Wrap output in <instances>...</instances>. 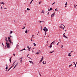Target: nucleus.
Here are the masks:
<instances>
[{
  "label": "nucleus",
  "mask_w": 77,
  "mask_h": 77,
  "mask_svg": "<svg viewBox=\"0 0 77 77\" xmlns=\"http://www.w3.org/2000/svg\"><path fill=\"white\" fill-rule=\"evenodd\" d=\"M43 30L44 32H47V31H48V29L46 27H44V28L43 29Z\"/></svg>",
  "instance_id": "1"
},
{
  "label": "nucleus",
  "mask_w": 77,
  "mask_h": 77,
  "mask_svg": "<svg viewBox=\"0 0 77 77\" xmlns=\"http://www.w3.org/2000/svg\"><path fill=\"white\" fill-rule=\"evenodd\" d=\"M72 52H73V53H74V54H75V52H73L72 51H71V52L70 53H69L68 54V56H70V57H71V54L72 53Z\"/></svg>",
  "instance_id": "2"
},
{
  "label": "nucleus",
  "mask_w": 77,
  "mask_h": 77,
  "mask_svg": "<svg viewBox=\"0 0 77 77\" xmlns=\"http://www.w3.org/2000/svg\"><path fill=\"white\" fill-rule=\"evenodd\" d=\"M54 14H55V13H54L53 14L51 15V17H53L54 16Z\"/></svg>",
  "instance_id": "3"
},
{
  "label": "nucleus",
  "mask_w": 77,
  "mask_h": 77,
  "mask_svg": "<svg viewBox=\"0 0 77 77\" xmlns=\"http://www.w3.org/2000/svg\"><path fill=\"white\" fill-rule=\"evenodd\" d=\"M7 47L8 48H11V46L9 45H7Z\"/></svg>",
  "instance_id": "4"
},
{
  "label": "nucleus",
  "mask_w": 77,
  "mask_h": 77,
  "mask_svg": "<svg viewBox=\"0 0 77 77\" xmlns=\"http://www.w3.org/2000/svg\"><path fill=\"white\" fill-rule=\"evenodd\" d=\"M9 42H10V44H11L12 45H13V42H11V40H9Z\"/></svg>",
  "instance_id": "5"
},
{
  "label": "nucleus",
  "mask_w": 77,
  "mask_h": 77,
  "mask_svg": "<svg viewBox=\"0 0 77 77\" xmlns=\"http://www.w3.org/2000/svg\"><path fill=\"white\" fill-rule=\"evenodd\" d=\"M6 45H9V44H10V43H8V42H7L6 43Z\"/></svg>",
  "instance_id": "6"
},
{
  "label": "nucleus",
  "mask_w": 77,
  "mask_h": 77,
  "mask_svg": "<svg viewBox=\"0 0 77 77\" xmlns=\"http://www.w3.org/2000/svg\"><path fill=\"white\" fill-rule=\"evenodd\" d=\"M0 4H2L3 5H5V3L3 2H0Z\"/></svg>",
  "instance_id": "7"
},
{
  "label": "nucleus",
  "mask_w": 77,
  "mask_h": 77,
  "mask_svg": "<svg viewBox=\"0 0 77 77\" xmlns=\"http://www.w3.org/2000/svg\"><path fill=\"white\" fill-rule=\"evenodd\" d=\"M5 41L7 42H9V41L7 40V37H5Z\"/></svg>",
  "instance_id": "8"
},
{
  "label": "nucleus",
  "mask_w": 77,
  "mask_h": 77,
  "mask_svg": "<svg viewBox=\"0 0 77 77\" xmlns=\"http://www.w3.org/2000/svg\"><path fill=\"white\" fill-rule=\"evenodd\" d=\"M29 62H30V63H32V64H33V65H34V63H33V62H32V61H29Z\"/></svg>",
  "instance_id": "9"
},
{
  "label": "nucleus",
  "mask_w": 77,
  "mask_h": 77,
  "mask_svg": "<svg viewBox=\"0 0 77 77\" xmlns=\"http://www.w3.org/2000/svg\"><path fill=\"white\" fill-rule=\"evenodd\" d=\"M55 43V41H54L53 42H52L51 44H54Z\"/></svg>",
  "instance_id": "10"
},
{
  "label": "nucleus",
  "mask_w": 77,
  "mask_h": 77,
  "mask_svg": "<svg viewBox=\"0 0 77 77\" xmlns=\"http://www.w3.org/2000/svg\"><path fill=\"white\" fill-rule=\"evenodd\" d=\"M6 65V67L5 68V69H6L5 70V71H7V70H6V69H8V65H7V64Z\"/></svg>",
  "instance_id": "11"
},
{
  "label": "nucleus",
  "mask_w": 77,
  "mask_h": 77,
  "mask_svg": "<svg viewBox=\"0 0 77 77\" xmlns=\"http://www.w3.org/2000/svg\"><path fill=\"white\" fill-rule=\"evenodd\" d=\"M59 27H60V28H61V29H63V27L61 25Z\"/></svg>",
  "instance_id": "12"
},
{
  "label": "nucleus",
  "mask_w": 77,
  "mask_h": 77,
  "mask_svg": "<svg viewBox=\"0 0 77 77\" xmlns=\"http://www.w3.org/2000/svg\"><path fill=\"white\" fill-rule=\"evenodd\" d=\"M33 44L34 45V47H36V44H35V43H33Z\"/></svg>",
  "instance_id": "13"
},
{
  "label": "nucleus",
  "mask_w": 77,
  "mask_h": 77,
  "mask_svg": "<svg viewBox=\"0 0 77 77\" xmlns=\"http://www.w3.org/2000/svg\"><path fill=\"white\" fill-rule=\"evenodd\" d=\"M42 63H43V65H45V64H46V61H45V63H44V61H43L42 62Z\"/></svg>",
  "instance_id": "14"
},
{
  "label": "nucleus",
  "mask_w": 77,
  "mask_h": 77,
  "mask_svg": "<svg viewBox=\"0 0 77 77\" xmlns=\"http://www.w3.org/2000/svg\"><path fill=\"white\" fill-rule=\"evenodd\" d=\"M18 64V62H17V64H16V65L15 66V67H16V66H17V65Z\"/></svg>",
  "instance_id": "15"
},
{
  "label": "nucleus",
  "mask_w": 77,
  "mask_h": 77,
  "mask_svg": "<svg viewBox=\"0 0 77 77\" xmlns=\"http://www.w3.org/2000/svg\"><path fill=\"white\" fill-rule=\"evenodd\" d=\"M40 53V52H36V54H39Z\"/></svg>",
  "instance_id": "16"
},
{
  "label": "nucleus",
  "mask_w": 77,
  "mask_h": 77,
  "mask_svg": "<svg viewBox=\"0 0 77 77\" xmlns=\"http://www.w3.org/2000/svg\"><path fill=\"white\" fill-rule=\"evenodd\" d=\"M25 33H27V29H26V31L25 32Z\"/></svg>",
  "instance_id": "17"
},
{
  "label": "nucleus",
  "mask_w": 77,
  "mask_h": 77,
  "mask_svg": "<svg viewBox=\"0 0 77 77\" xmlns=\"http://www.w3.org/2000/svg\"><path fill=\"white\" fill-rule=\"evenodd\" d=\"M8 41H9V40H10V37H8Z\"/></svg>",
  "instance_id": "18"
},
{
  "label": "nucleus",
  "mask_w": 77,
  "mask_h": 77,
  "mask_svg": "<svg viewBox=\"0 0 77 77\" xmlns=\"http://www.w3.org/2000/svg\"><path fill=\"white\" fill-rule=\"evenodd\" d=\"M49 48H51L52 47V45H50L49 46Z\"/></svg>",
  "instance_id": "19"
},
{
  "label": "nucleus",
  "mask_w": 77,
  "mask_h": 77,
  "mask_svg": "<svg viewBox=\"0 0 77 77\" xmlns=\"http://www.w3.org/2000/svg\"><path fill=\"white\" fill-rule=\"evenodd\" d=\"M43 22H44V21H39L40 23H42Z\"/></svg>",
  "instance_id": "20"
},
{
  "label": "nucleus",
  "mask_w": 77,
  "mask_h": 77,
  "mask_svg": "<svg viewBox=\"0 0 77 77\" xmlns=\"http://www.w3.org/2000/svg\"><path fill=\"white\" fill-rule=\"evenodd\" d=\"M27 11H30V9H29V8H27Z\"/></svg>",
  "instance_id": "21"
},
{
  "label": "nucleus",
  "mask_w": 77,
  "mask_h": 77,
  "mask_svg": "<svg viewBox=\"0 0 77 77\" xmlns=\"http://www.w3.org/2000/svg\"><path fill=\"white\" fill-rule=\"evenodd\" d=\"M11 32H10V34H11L12 33H13V32L12 31H10Z\"/></svg>",
  "instance_id": "22"
},
{
  "label": "nucleus",
  "mask_w": 77,
  "mask_h": 77,
  "mask_svg": "<svg viewBox=\"0 0 77 77\" xmlns=\"http://www.w3.org/2000/svg\"><path fill=\"white\" fill-rule=\"evenodd\" d=\"M45 35H46V33H47V31H45Z\"/></svg>",
  "instance_id": "23"
},
{
  "label": "nucleus",
  "mask_w": 77,
  "mask_h": 77,
  "mask_svg": "<svg viewBox=\"0 0 77 77\" xmlns=\"http://www.w3.org/2000/svg\"><path fill=\"white\" fill-rule=\"evenodd\" d=\"M54 52V51H52L51 52H50V53H53Z\"/></svg>",
  "instance_id": "24"
},
{
  "label": "nucleus",
  "mask_w": 77,
  "mask_h": 77,
  "mask_svg": "<svg viewBox=\"0 0 77 77\" xmlns=\"http://www.w3.org/2000/svg\"><path fill=\"white\" fill-rule=\"evenodd\" d=\"M72 66V65L71 64L69 66V67H70V66Z\"/></svg>",
  "instance_id": "25"
},
{
  "label": "nucleus",
  "mask_w": 77,
  "mask_h": 77,
  "mask_svg": "<svg viewBox=\"0 0 77 77\" xmlns=\"http://www.w3.org/2000/svg\"><path fill=\"white\" fill-rule=\"evenodd\" d=\"M41 30H42V26H41Z\"/></svg>",
  "instance_id": "26"
},
{
  "label": "nucleus",
  "mask_w": 77,
  "mask_h": 77,
  "mask_svg": "<svg viewBox=\"0 0 77 77\" xmlns=\"http://www.w3.org/2000/svg\"><path fill=\"white\" fill-rule=\"evenodd\" d=\"M57 10V8H56V9H55V11H58Z\"/></svg>",
  "instance_id": "27"
},
{
  "label": "nucleus",
  "mask_w": 77,
  "mask_h": 77,
  "mask_svg": "<svg viewBox=\"0 0 77 77\" xmlns=\"http://www.w3.org/2000/svg\"><path fill=\"white\" fill-rule=\"evenodd\" d=\"M74 6H75L74 8H75L76 6H77V5H74Z\"/></svg>",
  "instance_id": "28"
},
{
  "label": "nucleus",
  "mask_w": 77,
  "mask_h": 77,
  "mask_svg": "<svg viewBox=\"0 0 77 77\" xmlns=\"http://www.w3.org/2000/svg\"><path fill=\"white\" fill-rule=\"evenodd\" d=\"M41 60H43V57H42V58Z\"/></svg>",
  "instance_id": "29"
},
{
  "label": "nucleus",
  "mask_w": 77,
  "mask_h": 77,
  "mask_svg": "<svg viewBox=\"0 0 77 77\" xmlns=\"http://www.w3.org/2000/svg\"><path fill=\"white\" fill-rule=\"evenodd\" d=\"M25 29V26H24L23 28H22V29Z\"/></svg>",
  "instance_id": "30"
},
{
  "label": "nucleus",
  "mask_w": 77,
  "mask_h": 77,
  "mask_svg": "<svg viewBox=\"0 0 77 77\" xmlns=\"http://www.w3.org/2000/svg\"><path fill=\"white\" fill-rule=\"evenodd\" d=\"M9 60H10V63H11V59H9Z\"/></svg>",
  "instance_id": "31"
},
{
  "label": "nucleus",
  "mask_w": 77,
  "mask_h": 77,
  "mask_svg": "<svg viewBox=\"0 0 77 77\" xmlns=\"http://www.w3.org/2000/svg\"><path fill=\"white\" fill-rule=\"evenodd\" d=\"M42 13L43 14H44V11H42Z\"/></svg>",
  "instance_id": "32"
},
{
  "label": "nucleus",
  "mask_w": 77,
  "mask_h": 77,
  "mask_svg": "<svg viewBox=\"0 0 77 77\" xmlns=\"http://www.w3.org/2000/svg\"><path fill=\"white\" fill-rule=\"evenodd\" d=\"M20 63H22V60H20Z\"/></svg>",
  "instance_id": "33"
},
{
  "label": "nucleus",
  "mask_w": 77,
  "mask_h": 77,
  "mask_svg": "<svg viewBox=\"0 0 77 77\" xmlns=\"http://www.w3.org/2000/svg\"><path fill=\"white\" fill-rule=\"evenodd\" d=\"M50 11H52V8H50Z\"/></svg>",
  "instance_id": "34"
},
{
  "label": "nucleus",
  "mask_w": 77,
  "mask_h": 77,
  "mask_svg": "<svg viewBox=\"0 0 77 77\" xmlns=\"http://www.w3.org/2000/svg\"><path fill=\"white\" fill-rule=\"evenodd\" d=\"M17 47H19V45H17Z\"/></svg>",
  "instance_id": "35"
},
{
  "label": "nucleus",
  "mask_w": 77,
  "mask_h": 77,
  "mask_svg": "<svg viewBox=\"0 0 77 77\" xmlns=\"http://www.w3.org/2000/svg\"><path fill=\"white\" fill-rule=\"evenodd\" d=\"M65 5H66V6L67 5V2H66V4H65Z\"/></svg>",
  "instance_id": "36"
},
{
  "label": "nucleus",
  "mask_w": 77,
  "mask_h": 77,
  "mask_svg": "<svg viewBox=\"0 0 77 77\" xmlns=\"http://www.w3.org/2000/svg\"><path fill=\"white\" fill-rule=\"evenodd\" d=\"M39 75L40 76H41V74H40V73H39Z\"/></svg>",
  "instance_id": "37"
},
{
  "label": "nucleus",
  "mask_w": 77,
  "mask_h": 77,
  "mask_svg": "<svg viewBox=\"0 0 77 77\" xmlns=\"http://www.w3.org/2000/svg\"><path fill=\"white\" fill-rule=\"evenodd\" d=\"M12 68V66H11L9 69H11V68Z\"/></svg>",
  "instance_id": "38"
},
{
  "label": "nucleus",
  "mask_w": 77,
  "mask_h": 77,
  "mask_svg": "<svg viewBox=\"0 0 77 77\" xmlns=\"http://www.w3.org/2000/svg\"><path fill=\"white\" fill-rule=\"evenodd\" d=\"M12 68V66H11L9 69H11V68Z\"/></svg>",
  "instance_id": "39"
},
{
  "label": "nucleus",
  "mask_w": 77,
  "mask_h": 77,
  "mask_svg": "<svg viewBox=\"0 0 77 77\" xmlns=\"http://www.w3.org/2000/svg\"><path fill=\"white\" fill-rule=\"evenodd\" d=\"M65 37L66 38L68 39V37H66V36H65Z\"/></svg>",
  "instance_id": "40"
},
{
  "label": "nucleus",
  "mask_w": 77,
  "mask_h": 77,
  "mask_svg": "<svg viewBox=\"0 0 77 77\" xmlns=\"http://www.w3.org/2000/svg\"><path fill=\"white\" fill-rule=\"evenodd\" d=\"M13 56H15V54H13Z\"/></svg>",
  "instance_id": "41"
},
{
  "label": "nucleus",
  "mask_w": 77,
  "mask_h": 77,
  "mask_svg": "<svg viewBox=\"0 0 77 77\" xmlns=\"http://www.w3.org/2000/svg\"><path fill=\"white\" fill-rule=\"evenodd\" d=\"M23 49H22V50H20V51H23Z\"/></svg>",
  "instance_id": "42"
},
{
  "label": "nucleus",
  "mask_w": 77,
  "mask_h": 77,
  "mask_svg": "<svg viewBox=\"0 0 77 77\" xmlns=\"http://www.w3.org/2000/svg\"><path fill=\"white\" fill-rule=\"evenodd\" d=\"M16 61H15L14 62V63H13V64H14V63H15L16 62Z\"/></svg>",
  "instance_id": "43"
},
{
  "label": "nucleus",
  "mask_w": 77,
  "mask_h": 77,
  "mask_svg": "<svg viewBox=\"0 0 77 77\" xmlns=\"http://www.w3.org/2000/svg\"><path fill=\"white\" fill-rule=\"evenodd\" d=\"M9 36H10V37H11V38H13V37L11 36V35H9Z\"/></svg>",
  "instance_id": "44"
},
{
  "label": "nucleus",
  "mask_w": 77,
  "mask_h": 77,
  "mask_svg": "<svg viewBox=\"0 0 77 77\" xmlns=\"http://www.w3.org/2000/svg\"><path fill=\"white\" fill-rule=\"evenodd\" d=\"M63 29L64 30H65V29H65V27H64L63 28Z\"/></svg>",
  "instance_id": "45"
},
{
  "label": "nucleus",
  "mask_w": 77,
  "mask_h": 77,
  "mask_svg": "<svg viewBox=\"0 0 77 77\" xmlns=\"http://www.w3.org/2000/svg\"><path fill=\"white\" fill-rule=\"evenodd\" d=\"M48 15H49V12H48Z\"/></svg>",
  "instance_id": "46"
},
{
  "label": "nucleus",
  "mask_w": 77,
  "mask_h": 77,
  "mask_svg": "<svg viewBox=\"0 0 77 77\" xmlns=\"http://www.w3.org/2000/svg\"><path fill=\"white\" fill-rule=\"evenodd\" d=\"M39 4H41V2H39Z\"/></svg>",
  "instance_id": "47"
},
{
  "label": "nucleus",
  "mask_w": 77,
  "mask_h": 77,
  "mask_svg": "<svg viewBox=\"0 0 77 77\" xmlns=\"http://www.w3.org/2000/svg\"><path fill=\"white\" fill-rule=\"evenodd\" d=\"M23 50H26V49L24 48V49H23Z\"/></svg>",
  "instance_id": "48"
},
{
  "label": "nucleus",
  "mask_w": 77,
  "mask_h": 77,
  "mask_svg": "<svg viewBox=\"0 0 77 77\" xmlns=\"http://www.w3.org/2000/svg\"><path fill=\"white\" fill-rule=\"evenodd\" d=\"M27 48H29V46H27Z\"/></svg>",
  "instance_id": "49"
},
{
  "label": "nucleus",
  "mask_w": 77,
  "mask_h": 77,
  "mask_svg": "<svg viewBox=\"0 0 77 77\" xmlns=\"http://www.w3.org/2000/svg\"><path fill=\"white\" fill-rule=\"evenodd\" d=\"M28 51H30V49L29 48H28Z\"/></svg>",
  "instance_id": "50"
},
{
  "label": "nucleus",
  "mask_w": 77,
  "mask_h": 77,
  "mask_svg": "<svg viewBox=\"0 0 77 77\" xmlns=\"http://www.w3.org/2000/svg\"><path fill=\"white\" fill-rule=\"evenodd\" d=\"M32 2L31 1L30 3V4H32Z\"/></svg>",
  "instance_id": "51"
},
{
  "label": "nucleus",
  "mask_w": 77,
  "mask_h": 77,
  "mask_svg": "<svg viewBox=\"0 0 77 77\" xmlns=\"http://www.w3.org/2000/svg\"><path fill=\"white\" fill-rule=\"evenodd\" d=\"M35 38L34 37H32L31 38V39H32V38Z\"/></svg>",
  "instance_id": "52"
},
{
  "label": "nucleus",
  "mask_w": 77,
  "mask_h": 77,
  "mask_svg": "<svg viewBox=\"0 0 77 77\" xmlns=\"http://www.w3.org/2000/svg\"><path fill=\"white\" fill-rule=\"evenodd\" d=\"M10 69H8V71H9V70H10Z\"/></svg>",
  "instance_id": "53"
},
{
  "label": "nucleus",
  "mask_w": 77,
  "mask_h": 77,
  "mask_svg": "<svg viewBox=\"0 0 77 77\" xmlns=\"http://www.w3.org/2000/svg\"><path fill=\"white\" fill-rule=\"evenodd\" d=\"M14 64H12V66H14Z\"/></svg>",
  "instance_id": "54"
},
{
  "label": "nucleus",
  "mask_w": 77,
  "mask_h": 77,
  "mask_svg": "<svg viewBox=\"0 0 77 77\" xmlns=\"http://www.w3.org/2000/svg\"><path fill=\"white\" fill-rule=\"evenodd\" d=\"M23 59V57H21V58H20V59Z\"/></svg>",
  "instance_id": "55"
},
{
  "label": "nucleus",
  "mask_w": 77,
  "mask_h": 77,
  "mask_svg": "<svg viewBox=\"0 0 77 77\" xmlns=\"http://www.w3.org/2000/svg\"><path fill=\"white\" fill-rule=\"evenodd\" d=\"M7 9V8H4V9Z\"/></svg>",
  "instance_id": "56"
},
{
  "label": "nucleus",
  "mask_w": 77,
  "mask_h": 77,
  "mask_svg": "<svg viewBox=\"0 0 77 77\" xmlns=\"http://www.w3.org/2000/svg\"><path fill=\"white\" fill-rule=\"evenodd\" d=\"M73 63H74V64H75V62H73Z\"/></svg>",
  "instance_id": "57"
},
{
  "label": "nucleus",
  "mask_w": 77,
  "mask_h": 77,
  "mask_svg": "<svg viewBox=\"0 0 77 77\" xmlns=\"http://www.w3.org/2000/svg\"><path fill=\"white\" fill-rule=\"evenodd\" d=\"M48 11H50V9H49V8L48 9Z\"/></svg>",
  "instance_id": "58"
},
{
  "label": "nucleus",
  "mask_w": 77,
  "mask_h": 77,
  "mask_svg": "<svg viewBox=\"0 0 77 77\" xmlns=\"http://www.w3.org/2000/svg\"><path fill=\"white\" fill-rule=\"evenodd\" d=\"M63 47V45H62L61 48H62Z\"/></svg>",
  "instance_id": "59"
},
{
  "label": "nucleus",
  "mask_w": 77,
  "mask_h": 77,
  "mask_svg": "<svg viewBox=\"0 0 77 77\" xmlns=\"http://www.w3.org/2000/svg\"><path fill=\"white\" fill-rule=\"evenodd\" d=\"M60 43V42H58L57 44V45H59L58 44Z\"/></svg>",
  "instance_id": "60"
},
{
  "label": "nucleus",
  "mask_w": 77,
  "mask_h": 77,
  "mask_svg": "<svg viewBox=\"0 0 77 77\" xmlns=\"http://www.w3.org/2000/svg\"><path fill=\"white\" fill-rule=\"evenodd\" d=\"M25 12H27V10H25Z\"/></svg>",
  "instance_id": "61"
},
{
  "label": "nucleus",
  "mask_w": 77,
  "mask_h": 77,
  "mask_svg": "<svg viewBox=\"0 0 77 77\" xmlns=\"http://www.w3.org/2000/svg\"><path fill=\"white\" fill-rule=\"evenodd\" d=\"M38 51H39V53H40V52H41V51H40V50Z\"/></svg>",
  "instance_id": "62"
},
{
  "label": "nucleus",
  "mask_w": 77,
  "mask_h": 77,
  "mask_svg": "<svg viewBox=\"0 0 77 77\" xmlns=\"http://www.w3.org/2000/svg\"><path fill=\"white\" fill-rule=\"evenodd\" d=\"M1 8L2 9H3V8L1 6Z\"/></svg>",
  "instance_id": "63"
},
{
  "label": "nucleus",
  "mask_w": 77,
  "mask_h": 77,
  "mask_svg": "<svg viewBox=\"0 0 77 77\" xmlns=\"http://www.w3.org/2000/svg\"><path fill=\"white\" fill-rule=\"evenodd\" d=\"M29 48V49H31V47H30V48Z\"/></svg>",
  "instance_id": "64"
}]
</instances>
